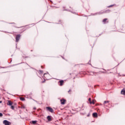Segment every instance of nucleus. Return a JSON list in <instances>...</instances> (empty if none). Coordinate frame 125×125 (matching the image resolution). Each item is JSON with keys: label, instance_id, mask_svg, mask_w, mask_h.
I'll use <instances>...</instances> for the list:
<instances>
[{"label": "nucleus", "instance_id": "24", "mask_svg": "<svg viewBox=\"0 0 125 125\" xmlns=\"http://www.w3.org/2000/svg\"><path fill=\"white\" fill-rule=\"evenodd\" d=\"M45 75H46V74L44 73V76H45Z\"/></svg>", "mask_w": 125, "mask_h": 125}, {"label": "nucleus", "instance_id": "7", "mask_svg": "<svg viewBox=\"0 0 125 125\" xmlns=\"http://www.w3.org/2000/svg\"><path fill=\"white\" fill-rule=\"evenodd\" d=\"M47 120H48V121H49V122H50L51 121H52V119H51V117H50V116H48L47 117Z\"/></svg>", "mask_w": 125, "mask_h": 125}, {"label": "nucleus", "instance_id": "17", "mask_svg": "<svg viewBox=\"0 0 125 125\" xmlns=\"http://www.w3.org/2000/svg\"><path fill=\"white\" fill-rule=\"evenodd\" d=\"M94 74H95V73L92 72V73H90V75H91L92 76H93V75H94Z\"/></svg>", "mask_w": 125, "mask_h": 125}, {"label": "nucleus", "instance_id": "20", "mask_svg": "<svg viewBox=\"0 0 125 125\" xmlns=\"http://www.w3.org/2000/svg\"><path fill=\"white\" fill-rule=\"evenodd\" d=\"M95 104V103H94V101H92V104Z\"/></svg>", "mask_w": 125, "mask_h": 125}, {"label": "nucleus", "instance_id": "22", "mask_svg": "<svg viewBox=\"0 0 125 125\" xmlns=\"http://www.w3.org/2000/svg\"><path fill=\"white\" fill-rule=\"evenodd\" d=\"M70 91H71V89H69L68 92H70Z\"/></svg>", "mask_w": 125, "mask_h": 125}, {"label": "nucleus", "instance_id": "5", "mask_svg": "<svg viewBox=\"0 0 125 125\" xmlns=\"http://www.w3.org/2000/svg\"><path fill=\"white\" fill-rule=\"evenodd\" d=\"M63 83H64V81L63 80L60 81L58 83L59 85H60V86H62V85H63Z\"/></svg>", "mask_w": 125, "mask_h": 125}, {"label": "nucleus", "instance_id": "1", "mask_svg": "<svg viewBox=\"0 0 125 125\" xmlns=\"http://www.w3.org/2000/svg\"><path fill=\"white\" fill-rule=\"evenodd\" d=\"M3 125H11V123L7 120H4L3 121Z\"/></svg>", "mask_w": 125, "mask_h": 125}, {"label": "nucleus", "instance_id": "12", "mask_svg": "<svg viewBox=\"0 0 125 125\" xmlns=\"http://www.w3.org/2000/svg\"><path fill=\"white\" fill-rule=\"evenodd\" d=\"M109 102H110L109 101H104V105H105V104H107V103H109Z\"/></svg>", "mask_w": 125, "mask_h": 125}, {"label": "nucleus", "instance_id": "13", "mask_svg": "<svg viewBox=\"0 0 125 125\" xmlns=\"http://www.w3.org/2000/svg\"><path fill=\"white\" fill-rule=\"evenodd\" d=\"M20 100L21 101H25V98H20Z\"/></svg>", "mask_w": 125, "mask_h": 125}, {"label": "nucleus", "instance_id": "6", "mask_svg": "<svg viewBox=\"0 0 125 125\" xmlns=\"http://www.w3.org/2000/svg\"><path fill=\"white\" fill-rule=\"evenodd\" d=\"M92 116L94 118H97L98 117V114L96 112H94L93 113Z\"/></svg>", "mask_w": 125, "mask_h": 125}, {"label": "nucleus", "instance_id": "16", "mask_svg": "<svg viewBox=\"0 0 125 125\" xmlns=\"http://www.w3.org/2000/svg\"><path fill=\"white\" fill-rule=\"evenodd\" d=\"M11 109H12V110H14V106L13 105H11Z\"/></svg>", "mask_w": 125, "mask_h": 125}, {"label": "nucleus", "instance_id": "2", "mask_svg": "<svg viewBox=\"0 0 125 125\" xmlns=\"http://www.w3.org/2000/svg\"><path fill=\"white\" fill-rule=\"evenodd\" d=\"M46 109L47 111H49V112H50L51 113H53V109L51 107L47 106L46 107Z\"/></svg>", "mask_w": 125, "mask_h": 125}, {"label": "nucleus", "instance_id": "9", "mask_svg": "<svg viewBox=\"0 0 125 125\" xmlns=\"http://www.w3.org/2000/svg\"><path fill=\"white\" fill-rule=\"evenodd\" d=\"M32 125H36L37 124V121H31Z\"/></svg>", "mask_w": 125, "mask_h": 125}, {"label": "nucleus", "instance_id": "26", "mask_svg": "<svg viewBox=\"0 0 125 125\" xmlns=\"http://www.w3.org/2000/svg\"><path fill=\"white\" fill-rule=\"evenodd\" d=\"M44 81H43L42 83H44Z\"/></svg>", "mask_w": 125, "mask_h": 125}, {"label": "nucleus", "instance_id": "8", "mask_svg": "<svg viewBox=\"0 0 125 125\" xmlns=\"http://www.w3.org/2000/svg\"><path fill=\"white\" fill-rule=\"evenodd\" d=\"M7 105H9V106H11V105H12V102L11 101H8Z\"/></svg>", "mask_w": 125, "mask_h": 125}, {"label": "nucleus", "instance_id": "19", "mask_svg": "<svg viewBox=\"0 0 125 125\" xmlns=\"http://www.w3.org/2000/svg\"><path fill=\"white\" fill-rule=\"evenodd\" d=\"M2 116H3V115L2 114V113L0 112V117H2Z\"/></svg>", "mask_w": 125, "mask_h": 125}, {"label": "nucleus", "instance_id": "11", "mask_svg": "<svg viewBox=\"0 0 125 125\" xmlns=\"http://www.w3.org/2000/svg\"><path fill=\"white\" fill-rule=\"evenodd\" d=\"M88 101H89L90 104H92V102H91V98H89L88 99Z\"/></svg>", "mask_w": 125, "mask_h": 125}, {"label": "nucleus", "instance_id": "18", "mask_svg": "<svg viewBox=\"0 0 125 125\" xmlns=\"http://www.w3.org/2000/svg\"><path fill=\"white\" fill-rule=\"evenodd\" d=\"M40 73H41V74H42V73H43V71L42 70H40L39 71Z\"/></svg>", "mask_w": 125, "mask_h": 125}, {"label": "nucleus", "instance_id": "25", "mask_svg": "<svg viewBox=\"0 0 125 125\" xmlns=\"http://www.w3.org/2000/svg\"><path fill=\"white\" fill-rule=\"evenodd\" d=\"M111 6H109L108 7H111Z\"/></svg>", "mask_w": 125, "mask_h": 125}, {"label": "nucleus", "instance_id": "21", "mask_svg": "<svg viewBox=\"0 0 125 125\" xmlns=\"http://www.w3.org/2000/svg\"><path fill=\"white\" fill-rule=\"evenodd\" d=\"M36 109H37L36 107L33 108V110H36Z\"/></svg>", "mask_w": 125, "mask_h": 125}, {"label": "nucleus", "instance_id": "3", "mask_svg": "<svg viewBox=\"0 0 125 125\" xmlns=\"http://www.w3.org/2000/svg\"><path fill=\"white\" fill-rule=\"evenodd\" d=\"M20 37H21V35H20V34L19 35H17L16 36V42H19V40H20Z\"/></svg>", "mask_w": 125, "mask_h": 125}, {"label": "nucleus", "instance_id": "10", "mask_svg": "<svg viewBox=\"0 0 125 125\" xmlns=\"http://www.w3.org/2000/svg\"><path fill=\"white\" fill-rule=\"evenodd\" d=\"M122 94H124V95H125V91L124 90H122L121 91Z\"/></svg>", "mask_w": 125, "mask_h": 125}, {"label": "nucleus", "instance_id": "15", "mask_svg": "<svg viewBox=\"0 0 125 125\" xmlns=\"http://www.w3.org/2000/svg\"><path fill=\"white\" fill-rule=\"evenodd\" d=\"M26 108V106L24 105H22L21 106V108L22 109H25Z\"/></svg>", "mask_w": 125, "mask_h": 125}, {"label": "nucleus", "instance_id": "23", "mask_svg": "<svg viewBox=\"0 0 125 125\" xmlns=\"http://www.w3.org/2000/svg\"><path fill=\"white\" fill-rule=\"evenodd\" d=\"M0 103H2V101H0Z\"/></svg>", "mask_w": 125, "mask_h": 125}, {"label": "nucleus", "instance_id": "14", "mask_svg": "<svg viewBox=\"0 0 125 125\" xmlns=\"http://www.w3.org/2000/svg\"><path fill=\"white\" fill-rule=\"evenodd\" d=\"M106 21H107V19H104L103 21V22L104 23H105L106 22Z\"/></svg>", "mask_w": 125, "mask_h": 125}, {"label": "nucleus", "instance_id": "4", "mask_svg": "<svg viewBox=\"0 0 125 125\" xmlns=\"http://www.w3.org/2000/svg\"><path fill=\"white\" fill-rule=\"evenodd\" d=\"M65 102H66V100L64 99L61 100V104H62V105H64Z\"/></svg>", "mask_w": 125, "mask_h": 125}]
</instances>
